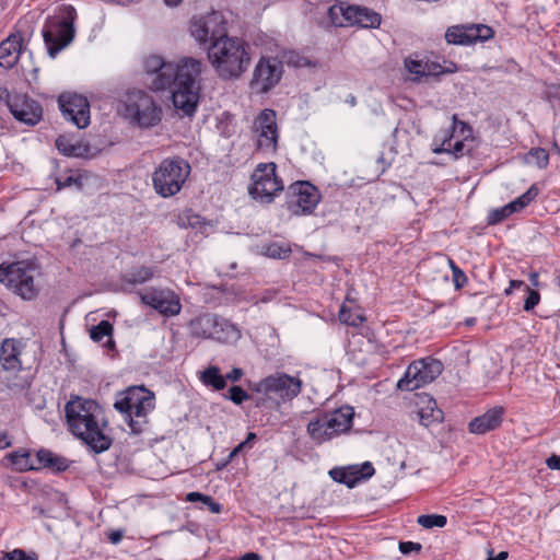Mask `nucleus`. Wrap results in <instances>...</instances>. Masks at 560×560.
Here are the masks:
<instances>
[{
  "mask_svg": "<svg viewBox=\"0 0 560 560\" xmlns=\"http://www.w3.org/2000/svg\"><path fill=\"white\" fill-rule=\"evenodd\" d=\"M201 68V61L194 58H185L175 63L152 55L144 60L149 88L155 92L173 89V105L185 116H192L197 109Z\"/></svg>",
  "mask_w": 560,
  "mask_h": 560,
  "instance_id": "nucleus-1",
  "label": "nucleus"
},
{
  "mask_svg": "<svg viewBox=\"0 0 560 560\" xmlns=\"http://www.w3.org/2000/svg\"><path fill=\"white\" fill-rule=\"evenodd\" d=\"M69 431L94 453L110 448L112 436L106 432L108 422L103 407L95 400L72 396L65 406Z\"/></svg>",
  "mask_w": 560,
  "mask_h": 560,
  "instance_id": "nucleus-2",
  "label": "nucleus"
},
{
  "mask_svg": "<svg viewBox=\"0 0 560 560\" xmlns=\"http://www.w3.org/2000/svg\"><path fill=\"white\" fill-rule=\"evenodd\" d=\"M250 47L240 37H226L209 44L208 59L224 80L238 79L250 63Z\"/></svg>",
  "mask_w": 560,
  "mask_h": 560,
  "instance_id": "nucleus-3",
  "label": "nucleus"
},
{
  "mask_svg": "<svg viewBox=\"0 0 560 560\" xmlns=\"http://www.w3.org/2000/svg\"><path fill=\"white\" fill-rule=\"evenodd\" d=\"M114 407L124 415L131 433L139 435L149 431L148 415L155 408V396L143 385L131 386L117 395Z\"/></svg>",
  "mask_w": 560,
  "mask_h": 560,
  "instance_id": "nucleus-4",
  "label": "nucleus"
},
{
  "mask_svg": "<svg viewBox=\"0 0 560 560\" xmlns=\"http://www.w3.org/2000/svg\"><path fill=\"white\" fill-rule=\"evenodd\" d=\"M39 268L35 259L2 262L0 265V283L25 301L35 300L39 293L34 281V273Z\"/></svg>",
  "mask_w": 560,
  "mask_h": 560,
  "instance_id": "nucleus-5",
  "label": "nucleus"
},
{
  "mask_svg": "<svg viewBox=\"0 0 560 560\" xmlns=\"http://www.w3.org/2000/svg\"><path fill=\"white\" fill-rule=\"evenodd\" d=\"M190 164L180 156L166 158L152 173L154 191L162 198L178 194L190 174Z\"/></svg>",
  "mask_w": 560,
  "mask_h": 560,
  "instance_id": "nucleus-6",
  "label": "nucleus"
},
{
  "mask_svg": "<svg viewBox=\"0 0 560 560\" xmlns=\"http://www.w3.org/2000/svg\"><path fill=\"white\" fill-rule=\"evenodd\" d=\"M75 18L77 11L72 5H62L57 15L47 18L42 33L50 57L54 58L73 40Z\"/></svg>",
  "mask_w": 560,
  "mask_h": 560,
  "instance_id": "nucleus-7",
  "label": "nucleus"
},
{
  "mask_svg": "<svg viewBox=\"0 0 560 560\" xmlns=\"http://www.w3.org/2000/svg\"><path fill=\"white\" fill-rule=\"evenodd\" d=\"M192 337L212 339L221 343H233L241 338L240 329L215 314H202L188 323Z\"/></svg>",
  "mask_w": 560,
  "mask_h": 560,
  "instance_id": "nucleus-8",
  "label": "nucleus"
},
{
  "mask_svg": "<svg viewBox=\"0 0 560 560\" xmlns=\"http://www.w3.org/2000/svg\"><path fill=\"white\" fill-rule=\"evenodd\" d=\"M354 410L342 406L331 412H324L307 424V432L316 443H323L350 430Z\"/></svg>",
  "mask_w": 560,
  "mask_h": 560,
  "instance_id": "nucleus-9",
  "label": "nucleus"
},
{
  "mask_svg": "<svg viewBox=\"0 0 560 560\" xmlns=\"http://www.w3.org/2000/svg\"><path fill=\"white\" fill-rule=\"evenodd\" d=\"M125 106L127 116L141 128H150L161 121V108L143 91L128 92Z\"/></svg>",
  "mask_w": 560,
  "mask_h": 560,
  "instance_id": "nucleus-10",
  "label": "nucleus"
},
{
  "mask_svg": "<svg viewBox=\"0 0 560 560\" xmlns=\"http://www.w3.org/2000/svg\"><path fill=\"white\" fill-rule=\"evenodd\" d=\"M442 371L443 364L440 360L428 357L413 361L398 381L397 388L407 392L416 390L433 382Z\"/></svg>",
  "mask_w": 560,
  "mask_h": 560,
  "instance_id": "nucleus-11",
  "label": "nucleus"
},
{
  "mask_svg": "<svg viewBox=\"0 0 560 560\" xmlns=\"http://www.w3.org/2000/svg\"><path fill=\"white\" fill-rule=\"evenodd\" d=\"M0 101L4 102L12 116L27 126H35L43 119V107L26 94L11 93L0 88Z\"/></svg>",
  "mask_w": 560,
  "mask_h": 560,
  "instance_id": "nucleus-12",
  "label": "nucleus"
},
{
  "mask_svg": "<svg viewBox=\"0 0 560 560\" xmlns=\"http://www.w3.org/2000/svg\"><path fill=\"white\" fill-rule=\"evenodd\" d=\"M277 165L273 162L260 163L255 168L249 187V195L261 202L270 203L275 196L283 190V183L277 176Z\"/></svg>",
  "mask_w": 560,
  "mask_h": 560,
  "instance_id": "nucleus-13",
  "label": "nucleus"
},
{
  "mask_svg": "<svg viewBox=\"0 0 560 560\" xmlns=\"http://www.w3.org/2000/svg\"><path fill=\"white\" fill-rule=\"evenodd\" d=\"M301 388L302 381L299 377L280 372L249 383L250 390L264 395L275 394L282 400H292L301 393Z\"/></svg>",
  "mask_w": 560,
  "mask_h": 560,
  "instance_id": "nucleus-14",
  "label": "nucleus"
},
{
  "mask_svg": "<svg viewBox=\"0 0 560 560\" xmlns=\"http://www.w3.org/2000/svg\"><path fill=\"white\" fill-rule=\"evenodd\" d=\"M190 34L199 44H211L229 37L228 22L221 12L213 11L199 19H192Z\"/></svg>",
  "mask_w": 560,
  "mask_h": 560,
  "instance_id": "nucleus-15",
  "label": "nucleus"
},
{
  "mask_svg": "<svg viewBox=\"0 0 560 560\" xmlns=\"http://www.w3.org/2000/svg\"><path fill=\"white\" fill-rule=\"evenodd\" d=\"M319 200V190L310 182H295L289 186L287 206L295 215L313 213Z\"/></svg>",
  "mask_w": 560,
  "mask_h": 560,
  "instance_id": "nucleus-16",
  "label": "nucleus"
},
{
  "mask_svg": "<svg viewBox=\"0 0 560 560\" xmlns=\"http://www.w3.org/2000/svg\"><path fill=\"white\" fill-rule=\"evenodd\" d=\"M283 65L278 58L261 57L256 63L249 88L257 93H267L281 80Z\"/></svg>",
  "mask_w": 560,
  "mask_h": 560,
  "instance_id": "nucleus-17",
  "label": "nucleus"
},
{
  "mask_svg": "<svg viewBox=\"0 0 560 560\" xmlns=\"http://www.w3.org/2000/svg\"><path fill=\"white\" fill-rule=\"evenodd\" d=\"M58 106L63 118L79 129H84L90 125V103L85 96L77 93H62L58 97Z\"/></svg>",
  "mask_w": 560,
  "mask_h": 560,
  "instance_id": "nucleus-18",
  "label": "nucleus"
},
{
  "mask_svg": "<svg viewBox=\"0 0 560 560\" xmlns=\"http://www.w3.org/2000/svg\"><path fill=\"white\" fill-rule=\"evenodd\" d=\"M139 298L142 304L152 307L165 317L176 316L182 311L178 295L168 289L150 288L145 292H140Z\"/></svg>",
  "mask_w": 560,
  "mask_h": 560,
  "instance_id": "nucleus-19",
  "label": "nucleus"
},
{
  "mask_svg": "<svg viewBox=\"0 0 560 560\" xmlns=\"http://www.w3.org/2000/svg\"><path fill=\"white\" fill-rule=\"evenodd\" d=\"M253 131L257 135V149L265 152H275L278 145V128L276 112L266 108L254 119Z\"/></svg>",
  "mask_w": 560,
  "mask_h": 560,
  "instance_id": "nucleus-20",
  "label": "nucleus"
},
{
  "mask_svg": "<svg viewBox=\"0 0 560 560\" xmlns=\"http://www.w3.org/2000/svg\"><path fill=\"white\" fill-rule=\"evenodd\" d=\"M374 474L375 469L371 462L347 467H335L329 470V476L334 481L346 485L348 488L355 487L359 482L368 480Z\"/></svg>",
  "mask_w": 560,
  "mask_h": 560,
  "instance_id": "nucleus-21",
  "label": "nucleus"
},
{
  "mask_svg": "<svg viewBox=\"0 0 560 560\" xmlns=\"http://www.w3.org/2000/svg\"><path fill=\"white\" fill-rule=\"evenodd\" d=\"M503 415L504 408L500 406H495L487 410L485 413L474 418L469 422V432L474 434H486L490 431L497 430L502 423Z\"/></svg>",
  "mask_w": 560,
  "mask_h": 560,
  "instance_id": "nucleus-22",
  "label": "nucleus"
},
{
  "mask_svg": "<svg viewBox=\"0 0 560 560\" xmlns=\"http://www.w3.org/2000/svg\"><path fill=\"white\" fill-rule=\"evenodd\" d=\"M348 25L362 28H378L382 23V15L366 7L348 5Z\"/></svg>",
  "mask_w": 560,
  "mask_h": 560,
  "instance_id": "nucleus-23",
  "label": "nucleus"
},
{
  "mask_svg": "<svg viewBox=\"0 0 560 560\" xmlns=\"http://www.w3.org/2000/svg\"><path fill=\"white\" fill-rule=\"evenodd\" d=\"M35 470L48 469L51 472L59 474L66 471L70 466V460L47 448L38 450L34 455Z\"/></svg>",
  "mask_w": 560,
  "mask_h": 560,
  "instance_id": "nucleus-24",
  "label": "nucleus"
},
{
  "mask_svg": "<svg viewBox=\"0 0 560 560\" xmlns=\"http://www.w3.org/2000/svg\"><path fill=\"white\" fill-rule=\"evenodd\" d=\"M22 42L21 35L12 34L0 43V67L11 69L18 63L22 51Z\"/></svg>",
  "mask_w": 560,
  "mask_h": 560,
  "instance_id": "nucleus-25",
  "label": "nucleus"
},
{
  "mask_svg": "<svg viewBox=\"0 0 560 560\" xmlns=\"http://www.w3.org/2000/svg\"><path fill=\"white\" fill-rule=\"evenodd\" d=\"M21 342L14 338H5L0 345V364L5 371H15L21 369L20 360Z\"/></svg>",
  "mask_w": 560,
  "mask_h": 560,
  "instance_id": "nucleus-26",
  "label": "nucleus"
},
{
  "mask_svg": "<svg viewBox=\"0 0 560 560\" xmlns=\"http://www.w3.org/2000/svg\"><path fill=\"white\" fill-rule=\"evenodd\" d=\"M56 148L58 151L70 158H91V147L82 140H73L67 136H59L56 139Z\"/></svg>",
  "mask_w": 560,
  "mask_h": 560,
  "instance_id": "nucleus-27",
  "label": "nucleus"
},
{
  "mask_svg": "<svg viewBox=\"0 0 560 560\" xmlns=\"http://www.w3.org/2000/svg\"><path fill=\"white\" fill-rule=\"evenodd\" d=\"M4 459L18 471L35 470L34 455L27 448L15 450L7 454Z\"/></svg>",
  "mask_w": 560,
  "mask_h": 560,
  "instance_id": "nucleus-28",
  "label": "nucleus"
},
{
  "mask_svg": "<svg viewBox=\"0 0 560 560\" xmlns=\"http://www.w3.org/2000/svg\"><path fill=\"white\" fill-rule=\"evenodd\" d=\"M445 39L448 44L468 46L474 44L470 24L469 25H453L447 27L445 32Z\"/></svg>",
  "mask_w": 560,
  "mask_h": 560,
  "instance_id": "nucleus-29",
  "label": "nucleus"
},
{
  "mask_svg": "<svg viewBox=\"0 0 560 560\" xmlns=\"http://www.w3.org/2000/svg\"><path fill=\"white\" fill-rule=\"evenodd\" d=\"M154 276L153 269L145 266L135 267L121 276V281L126 284L137 285L150 281Z\"/></svg>",
  "mask_w": 560,
  "mask_h": 560,
  "instance_id": "nucleus-30",
  "label": "nucleus"
},
{
  "mask_svg": "<svg viewBox=\"0 0 560 560\" xmlns=\"http://www.w3.org/2000/svg\"><path fill=\"white\" fill-rule=\"evenodd\" d=\"M200 380L206 386H210L215 390L224 389L226 386L225 377L215 365H211L203 370L201 372Z\"/></svg>",
  "mask_w": 560,
  "mask_h": 560,
  "instance_id": "nucleus-31",
  "label": "nucleus"
},
{
  "mask_svg": "<svg viewBox=\"0 0 560 560\" xmlns=\"http://www.w3.org/2000/svg\"><path fill=\"white\" fill-rule=\"evenodd\" d=\"M419 417L421 424L429 427L433 422H441L443 420V411L438 408L436 401L433 398H429L428 406L420 409Z\"/></svg>",
  "mask_w": 560,
  "mask_h": 560,
  "instance_id": "nucleus-32",
  "label": "nucleus"
},
{
  "mask_svg": "<svg viewBox=\"0 0 560 560\" xmlns=\"http://www.w3.org/2000/svg\"><path fill=\"white\" fill-rule=\"evenodd\" d=\"M348 5L347 3L335 2L328 9V16L332 24L337 26L348 25Z\"/></svg>",
  "mask_w": 560,
  "mask_h": 560,
  "instance_id": "nucleus-33",
  "label": "nucleus"
},
{
  "mask_svg": "<svg viewBox=\"0 0 560 560\" xmlns=\"http://www.w3.org/2000/svg\"><path fill=\"white\" fill-rule=\"evenodd\" d=\"M417 523L423 528L431 529L433 527H444L447 518L441 514H423L418 516Z\"/></svg>",
  "mask_w": 560,
  "mask_h": 560,
  "instance_id": "nucleus-34",
  "label": "nucleus"
},
{
  "mask_svg": "<svg viewBox=\"0 0 560 560\" xmlns=\"http://www.w3.org/2000/svg\"><path fill=\"white\" fill-rule=\"evenodd\" d=\"M527 163H533L539 168H546L549 163V154L544 148H533L526 155Z\"/></svg>",
  "mask_w": 560,
  "mask_h": 560,
  "instance_id": "nucleus-35",
  "label": "nucleus"
},
{
  "mask_svg": "<svg viewBox=\"0 0 560 560\" xmlns=\"http://www.w3.org/2000/svg\"><path fill=\"white\" fill-rule=\"evenodd\" d=\"M113 325L108 320H101L97 325L92 326L90 329V337L93 341H101L105 337L113 335Z\"/></svg>",
  "mask_w": 560,
  "mask_h": 560,
  "instance_id": "nucleus-36",
  "label": "nucleus"
},
{
  "mask_svg": "<svg viewBox=\"0 0 560 560\" xmlns=\"http://www.w3.org/2000/svg\"><path fill=\"white\" fill-rule=\"evenodd\" d=\"M338 318L342 324L354 327L361 325L365 320V317L362 314L352 313L351 310L347 308L345 305L341 306Z\"/></svg>",
  "mask_w": 560,
  "mask_h": 560,
  "instance_id": "nucleus-37",
  "label": "nucleus"
},
{
  "mask_svg": "<svg viewBox=\"0 0 560 560\" xmlns=\"http://www.w3.org/2000/svg\"><path fill=\"white\" fill-rule=\"evenodd\" d=\"M472 43L486 42L493 37V30L486 24H470Z\"/></svg>",
  "mask_w": 560,
  "mask_h": 560,
  "instance_id": "nucleus-38",
  "label": "nucleus"
},
{
  "mask_svg": "<svg viewBox=\"0 0 560 560\" xmlns=\"http://www.w3.org/2000/svg\"><path fill=\"white\" fill-rule=\"evenodd\" d=\"M539 194V189L536 184H533L523 195L513 200V205L517 211L523 210L527 207Z\"/></svg>",
  "mask_w": 560,
  "mask_h": 560,
  "instance_id": "nucleus-39",
  "label": "nucleus"
},
{
  "mask_svg": "<svg viewBox=\"0 0 560 560\" xmlns=\"http://www.w3.org/2000/svg\"><path fill=\"white\" fill-rule=\"evenodd\" d=\"M424 75L439 77L444 73H453L457 70L456 65L451 62L452 68H443L440 63L433 61H425Z\"/></svg>",
  "mask_w": 560,
  "mask_h": 560,
  "instance_id": "nucleus-40",
  "label": "nucleus"
},
{
  "mask_svg": "<svg viewBox=\"0 0 560 560\" xmlns=\"http://www.w3.org/2000/svg\"><path fill=\"white\" fill-rule=\"evenodd\" d=\"M448 262L452 270L454 287L456 290H459L466 285L468 278L465 272L454 262V260L450 259Z\"/></svg>",
  "mask_w": 560,
  "mask_h": 560,
  "instance_id": "nucleus-41",
  "label": "nucleus"
},
{
  "mask_svg": "<svg viewBox=\"0 0 560 560\" xmlns=\"http://www.w3.org/2000/svg\"><path fill=\"white\" fill-rule=\"evenodd\" d=\"M55 183L57 185V191H60L65 188H69V187H72V186H77L78 189H82V182H81V177L80 176H73V175H68V176H59V177H56L55 179Z\"/></svg>",
  "mask_w": 560,
  "mask_h": 560,
  "instance_id": "nucleus-42",
  "label": "nucleus"
},
{
  "mask_svg": "<svg viewBox=\"0 0 560 560\" xmlns=\"http://www.w3.org/2000/svg\"><path fill=\"white\" fill-rule=\"evenodd\" d=\"M524 291L526 292V298L524 300L523 310L525 312H530L538 305L540 301V294L538 291L530 289L528 285H525Z\"/></svg>",
  "mask_w": 560,
  "mask_h": 560,
  "instance_id": "nucleus-43",
  "label": "nucleus"
},
{
  "mask_svg": "<svg viewBox=\"0 0 560 560\" xmlns=\"http://www.w3.org/2000/svg\"><path fill=\"white\" fill-rule=\"evenodd\" d=\"M226 398L235 405H242L244 401L248 400L250 396L241 386L233 385L229 388V396H226Z\"/></svg>",
  "mask_w": 560,
  "mask_h": 560,
  "instance_id": "nucleus-44",
  "label": "nucleus"
},
{
  "mask_svg": "<svg viewBox=\"0 0 560 560\" xmlns=\"http://www.w3.org/2000/svg\"><path fill=\"white\" fill-rule=\"evenodd\" d=\"M291 254V248L279 244H271L266 249V255L270 258L284 259Z\"/></svg>",
  "mask_w": 560,
  "mask_h": 560,
  "instance_id": "nucleus-45",
  "label": "nucleus"
},
{
  "mask_svg": "<svg viewBox=\"0 0 560 560\" xmlns=\"http://www.w3.org/2000/svg\"><path fill=\"white\" fill-rule=\"evenodd\" d=\"M427 62L418 59H413L412 57H408L405 59L406 69L418 77H424Z\"/></svg>",
  "mask_w": 560,
  "mask_h": 560,
  "instance_id": "nucleus-46",
  "label": "nucleus"
},
{
  "mask_svg": "<svg viewBox=\"0 0 560 560\" xmlns=\"http://www.w3.org/2000/svg\"><path fill=\"white\" fill-rule=\"evenodd\" d=\"M1 560H37V555L35 552L26 553L23 549H14L4 552Z\"/></svg>",
  "mask_w": 560,
  "mask_h": 560,
  "instance_id": "nucleus-47",
  "label": "nucleus"
},
{
  "mask_svg": "<svg viewBox=\"0 0 560 560\" xmlns=\"http://www.w3.org/2000/svg\"><path fill=\"white\" fill-rule=\"evenodd\" d=\"M256 439V433L249 432L246 439L230 452V458H234L240 452H242L246 447L250 448L253 446V442Z\"/></svg>",
  "mask_w": 560,
  "mask_h": 560,
  "instance_id": "nucleus-48",
  "label": "nucleus"
},
{
  "mask_svg": "<svg viewBox=\"0 0 560 560\" xmlns=\"http://www.w3.org/2000/svg\"><path fill=\"white\" fill-rule=\"evenodd\" d=\"M506 218H508V214H506L504 207L493 209L490 211V213L488 215V224H490V225L497 224Z\"/></svg>",
  "mask_w": 560,
  "mask_h": 560,
  "instance_id": "nucleus-49",
  "label": "nucleus"
},
{
  "mask_svg": "<svg viewBox=\"0 0 560 560\" xmlns=\"http://www.w3.org/2000/svg\"><path fill=\"white\" fill-rule=\"evenodd\" d=\"M422 546L419 542L413 541H400L399 551L402 555H409L412 551H420Z\"/></svg>",
  "mask_w": 560,
  "mask_h": 560,
  "instance_id": "nucleus-50",
  "label": "nucleus"
},
{
  "mask_svg": "<svg viewBox=\"0 0 560 560\" xmlns=\"http://www.w3.org/2000/svg\"><path fill=\"white\" fill-rule=\"evenodd\" d=\"M211 513L219 514L222 511V505L214 501L212 497L208 495L203 503Z\"/></svg>",
  "mask_w": 560,
  "mask_h": 560,
  "instance_id": "nucleus-51",
  "label": "nucleus"
},
{
  "mask_svg": "<svg viewBox=\"0 0 560 560\" xmlns=\"http://www.w3.org/2000/svg\"><path fill=\"white\" fill-rule=\"evenodd\" d=\"M207 494H203L201 492H197V491H194V492H189L186 494V501L187 502H202L205 503L206 502V499H207Z\"/></svg>",
  "mask_w": 560,
  "mask_h": 560,
  "instance_id": "nucleus-52",
  "label": "nucleus"
},
{
  "mask_svg": "<svg viewBox=\"0 0 560 560\" xmlns=\"http://www.w3.org/2000/svg\"><path fill=\"white\" fill-rule=\"evenodd\" d=\"M243 374L244 372L242 369L233 368L224 377L225 381L229 380L231 382H238L242 378Z\"/></svg>",
  "mask_w": 560,
  "mask_h": 560,
  "instance_id": "nucleus-53",
  "label": "nucleus"
},
{
  "mask_svg": "<svg viewBox=\"0 0 560 560\" xmlns=\"http://www.w3.org/2000/svg\"><path fill=\"white\" fill-rule=\"evenodd\" d=\"M30 386H31V381L27 378H25L19 383H10V382L7 383V387L10 390H15V389L23 390V389L28 388Z\"/></svg>",
  "mask_w": 560,
  "mask_h": 560,
  "instance_id": "nucleus-54",
  "label": "nucleus"
},
{
  "mask_svg": "<svg viewBox=\"0 0 560 560\" xmlns=\"http://www.w3.org/2000/svg\"><path fill=\"white\" fill-rule=\"evenodd\" d=\"M457 126L460 127V132L464 133L465 130L471 132V128L468 124L462 121V120H458L457 116L456 115H453V125L451 127V131H455Z\"/></svg>",
  "mask_w": 560,
  "mask_h": 560,
  "instance_id": "nucleus-55",
  "label": "nucleus"
},
{
  "mask_svg": "<svg viewBox=\"0 0 560 560\" xmlns=\"http://www.w3.org/2000/svg\"><path fill=\"white\" fill-rule=\"evenodd\" d=\"M12 446V438L5 431H0V450H5Z\"/></svg>",
  "mask_w": 560,
  "mask_h": 560,
  "instance_id": "nucleus-56",
  "label": "nucleus"
},
{
  "mask_svg": "<svg viewBox=\"0 0 560 560\" xmlns=\"http://www.w3.org/2000/svg\"><path fill=\"white\" fill-rule=\"evenodd\" d=\"M546 463L550 469H556V470L560 469V456H558V455L550 456L549 458H547Z\"/></svg>",
  "mask_w": 560,
  "mask_h": 560,
  "instance_id": "nucleus-57",
  "label": "nucleus"
},
{
  "mask_svg": "<svg viewBox=\"0 0 560 560\" xmlns=\"http://www.w3.org/2000/svg\"><path fill=\"white\" fill-rule=\"evenodd\" d=\"M122 536H124V533L122 530H112L109 534H108V539L112 544H118L121 541L122 539Z\"/></svg>",
  "mask_w": 560,
  "mask_h": 560,
  "instance_id": "nucleus-58",
  "label": "nucleus"
},
{
  "mask_svg": "<svg viewBox=\"0 0 560 560\" xmlns=\"http://www.w3.org/2000/svg\"><path fill=\"white\" fill-rule=\"evenodd\" d=\"M525 285L526 284L522 280H511L510 287L508 289H505V294L510 295L512 293L513 289H520L522 287L525 289Z\"/></svg>",
  "mask_w": 560,
  "mask_h": 560,
  "instance_id": "nucleus-59",
  "label": "nucleus"
},
{
  "mask_svg": "<svg viewBox=\"0 0 560 560\" xmlns=\"http://www.w3.org/2000/svg\"><path fill=\"white\" fill-rule=\"evenodd\" d=\"M451 139H452V133H450L448 136H446V137H445V139H444V141H443V143H442L440 147H438V148L433 149V152H434V153H436V154L444 153V152L450 153V152H451V150H450L448 148H445L444 145H445V143H446V142H450V141H451Z\"/></svg>",
  "mask_w": 560,
  "mask_h": 560,
  "instance_id": "nucleus-60",
  "label": "nucleus"
},
{
  "mask_svg": "<svg viewBox=\"0 0 560 560\" xmlns=\"http://www.w3.org/2000/svg\"><path fill=\"white\" fill-rule=\"evenodd\" d=\"M188 225L191 228H196L201 223V217L198 214H189L187 215Z\"/></svg>",
  "mask_w": 560,
  "mask_h": 560,
  "instance_id": "nucleus-61",
  "label": "nucleus"
},
{
  "mask_svg": "<svg viewBox=\"0 0 560 560\" xmlns=\"http://www.w3.org/2000/svg\"><path fill=\"white\" fill-rule=\"evenodd\" d=\"M528 280L533 287L538 288L540 285L539 273L537 271H532L528 276Z\"/></svg>",
  "mask_w": 560,
  "mask_h": 560,
  "instance_id": "nucleus-62",
  "label": "nucleus"
},
{
  "mask_svg": "<svg viewBox=\"0 0 560 560\" xmlns=\"http://www.w3.org/2000/svg\"><path fill=\"white\" fill-rule=\"evenodd\" d=\"M509 557L508 551H500L495 557L492 556V551L486 560H506Z\"/></svg>",
  "mask_w": 560,
  "mask_h": 560,
  "instance_id": "nucleus-63",
  "label": "nucleus"
},
{
  "mask_svg": "<svg viewBox=\"0 0 560 560\" xmlns=\"http://www.w3.org/2000/svg\"><path fill=\"white\" fill-rule=\"evenodd\" d=\"M242 560H261V558L258 553L247 552L242 557Z\"/></svg>",
  "mask_w": 560,
  "mask_h": 560,
  "instance_id": "nucleus-64",
  "label": "nucleus"
}]
</instances>
